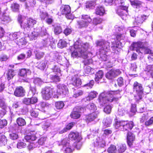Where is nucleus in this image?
I'll return each instance as SVG.
<instances>
[{"label": "nucleus", "instance_id": "nucleus-1", "mask_svg": "<svg viewBox=\"0 0 153 153\" xmlns=\"http://www.w3.org/2000/svg\"><path fill=\"white\" fill-rule=\"evenodd\" d=\"M89 48L88 43H82L80 41H76L74 45L75 50L71 53L74 57H81L84 59L87 58V50Z\"/></svg>", "mask_w": 153, "mask_h": 153}, {"label": "nucleus", "instance_id": "nucleus-2", "mask_svg": "<svg viewBox=\"0 0 153 153\" xmlns=\"http://www.w3.org/2000/svg\"><path fill=\"white\" fill-rule=\"evenodd\" d=\"M119 91L104 92L102 93L99 97V101L100 104L103 105L107 102H112L114 99L120 97Z\"/></svg>", "mask_w": 153, "mask_h": 153}, {"label": "nucleus", "instance_id": "nucleus-3", "mask_svg": "<svg viewBox=\"0 0 153 153\" xmlns=\"http://www.w3.org/2000/svg\"><path fill=\"white\" fill-rule=\"evenodd\" d=\"M36 133L35 131H32L28 135L25 137V140L27 141L30 143L28 146V149L30 150L38 146L39 144L41 145H43L46 140V137H42L39 140L38 143L34 144L33 143L31 142V141H34L36 140Z\"/></svg>", "mask_w": 153, "mask_h": 153}, {"label": "nucleus", "instance_id": "nucleus-4", "mask_svg": "<svg viewBox=\"0 0 153 153\" xmlns=\"http://www.w3.org/2000/svg\"><path fill=\"white\" fill-rule=\"evenodd\" d=\"M114 125L116 129L125 131L128 129L131 130L134 126V123L132 121L128 122L124 121L117 120L115 121Z\"/></svg>", "mask_w": 153, "mask_h": 153}, {"label": "nucleus", "instance_id": "nucleus-5", "mask_svg": "<svg viewBox=\"0 0 153 153\" xmlns=\"http://www.w3.org/2000/svg\"><path fill=\"white\" fill-rule=\"evenodd\" d=\"M18 20L20 23L21 27L27 30H29L31 27H32L36 22V20L31 18L24 19L22 21L21 16H19Z\"/></svg>", "mask_w": 153, "mask_h": 153}, {"label": "nucleus", "instance_id": "nucleus-6", "mask_svg": "<svg viewBox=\"0 0 153 153\" xmlns=\"http://www.w3.org/2000/svg\"><path fill=\"white\" fill-rule=\"evenodd\" d=\"M114 3L116 5H118L119 7L118 9L116 11L117 13L123 19H126L128 13L127 10L128 7L124 6V1L123 2V4H121L120 1Z\"/></svg>", "mask_w": 153, "mask_h": 153}, {"label": "nucleus", "instance_id": "nucleus-7", "mask_svg": "<svg viewBox=\"0 0 153 153\" xmlns=\"http://www.w3.org/2000/svg\"><path fill=\"white\" fill-rule=\"evenodd\" d=\"M41 93L42 98L45 100H48L53 96L55 92L53 88L45 87L42 89Z\"/></svg>", "mask_w": 153, "mask_h": 153}, {"label": "nucleus", "instance_id": "nucleus-8", "mask_svg": "<svg viewBox=\"0 0 153 153\" xmlns=\"http://www.w3.org/2000/svg\"><path fill=\"white\" fill-rule=\"evenodd\" d=\"M81 18V20L77 22L79 27L80 28L86 27L92 21L90 15H82Z\"/></svg>", "mask_w": 153, "mask_h": 153}, {"label": "nucleus", "instance_id": "nucleus-9", "mask_svg": "<svg viewBox=\"0 0 153 153\" xmlns=\"http://www.w3.org/2000/svg\"><path fill=\"white\" fill-rule=\"evenodd\" d=\"M96 44L97 46L100 47L99 49L100 52H104L105 53V52L107 53L109 51L110 43L108 41L101 40L97 41Z\"/></svg>", "mask_w": 153, "mask_h": 153}, {"label": "nucleus", "instance_id": "nucleus-10", "mask_svg": "<svg viewBox=\"0 0 153 153\" xmlns=\"http://www.w3.org/2000/svg\"><path fill=\"white\" fill-rule=\"evenodd\" d=\"M147 44V42H133L131 45L130 49L132 51H136L140 55V51L143 47Z\"/></svg>", "mask_w": 153, "mask_h": 153}, {"label": "nucleus", "instance_id": "nucleus-11", "mask_svg": "<svg viewBox=\"0 0 153 153\" xmlns=\"http://www.w3.org/2000/svg\"><path fill=\"white\" fill-rule=\"evenodd\" d=\"M69 138L71 140H76V142L78 143L76 145V148L77 149H79L82 145L81 143L80 142L81 138L78 132H71L69 134Z\"/></svg>", "mask_w": 153, "mask_h": 153}, {"label": "nucleus", "instance_id": "nucleus-12", "mask_svg": "<svg viewBox=\"0 0 153 153\" xmlns=\"http://www.w3.org/2000/svg\"><path fill=\"white\" fill-rule=\"evenodd\" d=\"M61 13L65 15L66 17L69 19H73V16L71 13V7L69 5H65L61 7L60 8Z\"/></svg>", "mask_w": 153, "mask_h": 153}, {"label": "nucleus", "instance_id": "nucleus-13", "mask_svg": "<svg viewBox=\"0 0 153 153\" xmlns=\"http://www.w3.org/2000/svg\"><path fill=\"white\" fill-rule=\"evenodd\" d=\"M58 144L59 146H62L64 149L65 153H70L72 152L71 146L69 145V141L65 139L60 141H58Z\"/></svg>", "mask_w": 153, "mask_h": 153}, {"label": "nucleus", "instance_id": "nucleus-14", "mask_svg": "<svg viewBox=\"0 0 153 153\" xmlns=\"http://www.w3.org/2000/svg\"><path fill=\"white\" fill-rule=\"evenodd\" d=\"M121 72L119 69H111L107 73L105 76L109 79H112L120 75Z\"/></svg>", "mask_w": 153, "mask_h": 153}, {"label": "nucleus", "instance_id": "nucleus-15", "mask_svg": "<svg viewBox=\"0 0 153 153\" xmlns=\"http://www.w3.org/2000/svg\"><path fill=\"white\" fill-rule=\"evenodd\" d=\"M84 108L80 106H77L74 108L70 115L71 117L73 119H78L80 116V113L83 111Z\"/></svg>", "mask_w": 153, "mask_h": 153}, {"label": "nucleus", "instance_id": "nucleus-16", "mask_svg": "<svg viewBox=\"0 0 153 153\" xmlns=\"http://www.w3.org/2000/svg\"><path fill=\"white\" fill-rule=\"evenodd\" d=\"M57 92L63 97L67 95L68 93V88L67 86L59 84L57 85Z\"/></svg>", "mask_w": 153, "mask_h": 153}, {"label": "nucleus", "instance_id": "nucleus-17", "mask_svg": "<svg viewBox=\"0 0 153 153\" xmlns=\"http://www.w3.org/2000/svg\"><path fill=\"white\" fill-rule=\"evenodd\" d=\"M44 31H41L40 28L35 29L31 33L28 35L29 37L30 40L36 39L39 35L40 34L42 36H43Z\"/></svg>", "mask_w": 153, "mask_h": 153}, {"label": "nucleus", "instance_id": "nucleus-18", "mask_svg": "<svg viewBox=\"0 0 153 153\" xmlns=\"http://www.w3.org/2000/svg\"><path fill=\"white\" fill-rule=\"evenodd\" d=\"M134 91L137 94H143V88L142 85L137 82H135L133 85Z\"/></svg>", "mask_w": 153, "mask_h": 153}, {"label": "nucleus", "instance_id": "nucleus-19", "mask_svg": "<svg viewBox=\"0 0 153 153\" xmlns=\"http://www.w3.org/2000/svg\"><path fill=\"white\" fill-rule=\"evenodd\" d=\"M98 111L93 112L92 113L86 115L85 116V120L87 123H89L94 121L96 119L99 114Z\"/></svg>", "mask_w": 153, "mask_h": 153}, {"label": "nucleus", "instance_id": "nucleus-20", "mask_svg": "<svg viewBox=\"0 0 153 153\" xmlns=\"http://www.w3.org/2000/svg\"><path fill=\"white\" fill-rule=\"evenodd\" d=\"M71 83L74 86L78 87L81 85L82 82L81 79L77 76L75 75L71 79Z\"/></svg>", "mask_w": 153, "mask_h": 153}, {"label": "nucleus", "instance_id": "nucleus-21", "mask_svg": "<svg viewBox=\"0 0 153 153\" xmlns=\"http://www.w3.org/2000/svg\"><path fill=\"white\" fill-rule=\"evenodd\" d=\"M148 45V43L147 42V44L145 45L144 47H143L142 49H141L140 51V52L139 55L140 56V59H141L142 57L143 56V54H150L151 53V50L147 47Z\"/></svg>", "mask_w": 153, "mask_h": 153}, {"label": "nucleus", "instance_id": "nucleus-22", "mask_svg": "<svg viewBox=\"0 0 153 153\" xmlns=\"http://www.w3.org/2000/svg\"><path fill=\"white\" fill-rule=\"evenodd\" d=\"M135 136L134 134L130 132H128L127 136V142L128 145L131 147L133 145V141L134 139Z\"/></svg>", "mask_w": 153, "mask_h": 153}, {"label": "nucleus", "instance_id": "nucleus-23", "mask_svg": "<svg viewBox=\"0 0 153 153\" xmlns=\"http://www.w3.org/2000/svg\"><path fill=\"white\" fill-rule=\"evenodd\" d=\"M25 91L22 87H17L14 92V94L17 97L23 96L24 95Z\"/></svg>", "mask_w": 153, "mask_h": 153}, {"label": "nucleus", "instance_id": "nucleus-24", "mask_svg": "<svg viewBox=\"0 0 153 153\" xmlns=\"http://www.w3.org/2000/svg\"><path fill=\"white\" fill-rule=\"evenodd\" d=\"M148 16L143 15L142 16H139L136 18L135 21L137 23L138 25H139L143 23V21L147 18Z\"/></svg>", "mask_w": 153, "mask_h": 153}, {"label": "nucleus", "instance_id": "nucleus-25", "mask_svg": "<svg viewBox=\"0 0 153 153\" xmlns=\"http://www.w3.org/2000/svg\"><path fill=\"white\" fill-rule=\"evenodd\" d=\"M45 30L46 31V30ZM43 36H46L47 38L43 39L41 41V43L43 47H46L49 44L50 40L48 37V35L46 31L43 33Z\"/></svg>", "mask_w": 153, "mask_h": 153}, {"label": "nucleus", "instance_id": "nucleus-26", "mask_svg": "<svg viewBox=\"0 0 153 153\" xmlns=\"http://www.w3.org/2000/svg\"><path fill=\"white\" fill-rule=\"evenodd\" d=\"M117 150L119 153L124 152L126 149V146L125 144L118 143L117 145Z\"/></svg>", "mask_w": 153, "mask_h": 153}, {"label": "nucleus", "instance_id": "nucleus-27", "mask_svg": "<svg viewBox=\"0 0 153 153\" xmlns=\"http://www.w3.org/2000/svg\"><path fill=\"white\" fill-rule=\"evenodd\" d=\"M119 1H120L122 4H123V0H105L104 3L106 5H112L114 3H117Z\"/></svg>", "mask_w": 153, "mask_h": 153}, {"label": "nucleus", "instance_id": "nucleus-28", "mask_svg": "<svg viewBox=\"0 0 153 153\" xmlns=\"http://www.w3.org/2000/svg\"><path fill=\"white\" fill-rule=\"evenodd\" d=\"M96 13L97 15L103 16L105 13L104 8L102 6L97 7L96 10Z\"/></svg>", "mask_w": 153, "mask_h": 153}, {"label": "nucleus", "instance_id": "nucleus-29", "mask_svg": "<svg viewBox=\"0 0 153 153\" xmlns=\"http://www.w3.org/2000/svg\"><path fill=\"white\" fill-rule=\"evenodd\" d=\"M131 5L134 7L137 8H139L141 6V2L137 0H134L133 1H130Z\"/></svg>", "mask_w": 153, "mask_h": 153}, {"label": "nucleus", "instance_id": "nucleus-30", "mask_svg": "<svg viewBox=\"0 0 153 153\" xmlns=\"http://www.w3.org/2000/svg\"><path fill=\"white\" fill-rule=\"evenodd\" d=\"M31 72L30 70L26 69H21L19 72L20 76H25L27 75L30 74Z\"/></svg>", "mask_w": 153, "mask_h": 153}, {"label": "nucleus", "instance_id": "nucleus-31", "mask_svg": "<svg viewBox=\"0 0 153 153\" xmlns=\"http://www.w3.org/2000/svg\"><path fill=\"white\" fill-rule=\"evenodd\" d=\"M0 19L3 21H10V19L8 14L5 13H3L2 14H0Z\"/></svg>", "mask_w": 153, "mask_h": 153}, {"label": "nucleus", "instance_id": "nucleus-32", "mask_svg": "<svg viewBox=\"0 0 153 153\" xmlns=\"http://www.w3.org/2000/svg\"><path fill=\"white\" fill-rule=\"evenodd\" d=\"M103 76V72L102 71H99L97 72L95 75V79L96 82H98L101 79Z\"/></svg>", "mask_w": 153, "mask_h": 153}, {"label": "nucleus", "instance_id": "nucleus-33", "mask_svg": "<svg viewBox=\"0 0 153 153\" xmlns=\"http://www.w3.org/2000/svg\"><path fill=\"white\" fill-rule=\"evenodd\" d=\"M116 39L121 44L126 39V36L125 34H119L116 37Z\"/></svg>", "mask_w": 153, "mask_h": 153}, {"label": "nucleus", "instance_id": "nucleus-34", "mask_svg": "<svg viewBox=\"0 0 153 153\" xmlns=\"http://www.w3.org/2000/svg\"><path fill=\"white\" fill-rule=\"evenodd\" d=\"M145 71L147 72L148 75H150L153 78V65H149L147 66Z\"/></svg>", "mask_w": 153, "mask_h": 153}, {"label": "nucleus", "instance_id": "nucleus-35", "mask_svg": "<svg viewBox=\"0 0 153 153\" xmlns=\"http://www.w3.org/2000/svg\"><path fill=\"white\" fill-rule=\"evenodd\" d=\"M16 122L18 125L20 126H23L26 124L25 120L21 117L18 118L16 119Z\"/></svg>", "mask_w": 153, "mask_h": 153}, {"label": "nucleus", "instance_id": "nucleus-36", "mask_svg": "<svg viewBox=\"0 0 153 153\" xmlns=\"http://www.w3.org/2000/svg\"><path fill=\"white\" fill-rule=\"evenodd\" d=\"M39 16L42 20H45L49 16L48 13L44 10H40Z\"/></svg>", "mask_w": 153, "mask_h": 153}, {"label": "nucleus", "instance_id": "nucleus-37", "mask_svg": "<svg viewBox=\"0 0 153 153\" xmlns=\"http://www.w3.org/2000/svg\"><path fill=\"white\" fill-rule=\"evenodd\" d=\"M48 62V61L46 60L43 61L41 62L38 65V68L41 70H44Z\"/></svg>", "mask_w": 153, "mask_h": 153}, {"label": "nucleus", "instance_id": "nucleus-38", "mask_svg": "<svg viewBox=\"0 0 153 153\" xmlns=\"http://www.w3.org/2000/svg\"><path fill=\"white\" fill-rule=\"evenodd\" d=\"M96 2L94 1H89L86 3V7L87 8L93 9L96 5Z\"/></svg>", "mask_w": 153, "mask_h": 153}, {"label": "nucleus", "instance_id": "nucleus-39", "mask_svg": "<svg viewBox=\"0 0 153 153\" xmlns=\"http://www.w3.org/2000/svg\"><path fill=\"white\" fill-rule=\"evenodd\" d=\"M34 52L36 58L38 59H39L42 58L45 54L44 52L38 51H34Z\"/></svg>", "mask_w": 153, "mask_h": 153}, {"label": "nucleus", "instance_id": "nucleus-40", "mask_svg": "<svg viewBox=\"0 0 153 153\" xmlns=\"http://www.w3.org/2000/svg\"><path fill=\"white\" fill-rule=\"evenodd\" d=\"M19 33H14L9 35V38L11 40H14L17 39L19 36Z\"/></svg>", "mask_w": 153, "mask_h": 153}, {"label": "nucleus", "instance_id": "nucleus-41", "mask_svg": "<svg viewBox=\"0 0 153 153\" xmlns=\"http://www.w3.org/2000/svg\"><path fill=\"white\" fill-rule=\"evenodd\" d=\"M66 42L65 41L62 39L59 40V42L57 44V46L58 47L61 48H62L66 47Z\"/></svg>", "mask_w": 153, "mask_h": 153}, {"label": "nucleus", "instance_id": "nucleus-42", "mask_svg": "<svg viewBox=\"0 0 153 153\" xmlns=\"http://www.w3.org/2000/svg\"><path fill=\"white\" fill-rule=\"evenodd\" d=\"M100 56L101 59L104 61H105L108 59L109 56L107 55L108 52H100Z\"/></svg>", "mask_w": 153, "mask_h": 153}, {"label": "nucleus", "instance_id": "nucleus-43", "mask_svg": "<svg viewBox=\"0 0 153 153\" xmlns=\"http://www.w3.org/2000/svg\"><path fill=\"white\" fill-rule=\"evenodd\" d=\"M117 148L115 146L111 145L107 149V152L109 153H116Z\"/></svg>", "mask_w": 153, "mask_h": 153}, {"label": "nucleus", "instance_id": "nucleus-44", "mask_svg": "<svg viewBox=\"0 0 153 153\" xmlns=\"http://www.w3.org/2000/svg\"><path fill=\"white\" fill-rule=\"evenodd\" d=\"M7 140L4 135L0 134V143L1 145H5L6 143Z\"/></svg>", "mask_w": 153, "mask_h": 153}, {"label": "nucleus", "instance_id": "nucleus-45", "mask_svg": "<svg viewBox=\"0 0 153 153\" xmlns=\"http://www.w3.org/2000/svg\"><path fill=\"white\" fill-rule=\"evenodd\" d=\"M16 75V72L14 70H10L8 71L7 74V79L8 80L10 79Z\"/></svg>", "mask_w": 153, "mask_h": 153}, {"label": "nucleus", "instance_id": "nucleus-46", "mask_svg": "<svg viewBox=\"0 0 153 153\" xmlns=\"http://www.w3.org/2000/svg\"><path fill=\"white\" fill-rule=\"evenodd\" d=\"M94 84L93 80H91L89 83L84 85L83 87L86 89H90L92 88Z\"/></svg>", "mask_w": 153, "mask_h": 153}, {"label": "nucleus", "instance_id": "nucleus-47", "mask_svg": "<svg viewBox=\"0 0 153 153\" xmlns=\"http://www.w3.org/2000/svg\"><path fill=\"white\" fill-rule=\"evenodd\" d=\"M98 140H97L96 141V143H94L95 146H99L100 147H104L105 146V140H102L100 142H98Z\"/></svg>", "mask_w": 153, "mask_h": 153}, {"label": "nucleus", "instance_id": "nucleus-48", "mask_svg": "<svg viewBox=\"0 0 153 153\" xmlns=\"http://www.w3.org/2000/svg\"><path fill=\"white\" fill-rule=\"evenodd\" d=\"M19 5L16 3H13L11 4V7L12 10L15 12H17L19 10Z\"/></svg>", "mask_w": 153, "mask_h": 153}, {"label": "nucleus", "instance_id": "nucleus-49", "mask_svg": "<svg viewBox=\"0 0 153 153\" xmlns=\"http://www.w3.org/2000/svg\"><path fill=\"white\" fill-rule=\"evenodd\" d=\"M30 112L31 115L34 117H36L38 115V113L35 108H32L30 110Z\"/></svg>", "mask_w": 153, "mask_h": 153}, {"label": "nucleus", "instance_id": "nucleus-50", "mask_svg": "<svg viewBox=\"0 0 153 153\" xmlns=\"http://www.w3.org/2000/svg\"><path fill=\"white\" fill-rule=\"evenodd\" d=\"M112 120L109 118L104 119L103 121V124L107 127L109 126Z\"/></svg>", "mask_w": 153, "mask_h": 153}, {"label": "nucleus", "instance_id": "nucleus-51", "mask_svg": "<svg viewBox=\"0 0 153 153\" xmlns=\"http://www.w3.org/2000/svg\"><path fill=\"white\" fill-rule=\"evenodd\" d=\"M64 106V103L62 101L57 102L55 103L56 107L57 109H61L63 108Z\"/></svg>", "mask_w": 153, "mask_h": 153}, {"label": "nucleus", "instance_id": "nucleus-52", "mask_svg": "<svg viewBox=\"0 0 153 153\" xmlns=\"http://www.w3.org/2000/svg\"><path fill=\"white\" fill-rule=\"evenodd\" d=\"M43 81L41 79L39 78H36L34 79L33 83L37 85H40L43 83Z\"/></svg>", "mask_w": 153, "mask_h": 153}, {"label": "nucleus", "instance_id": "nucleus-53", "mask_svg": "<svg viewBox=\"0 0 153 153\" xmlns=\"http://www.w3.org/2000/svg\"><path fill=\"white\" fill-rule=\"evenodd\" d=\"M50 77L52 80L56 82H59L60 80V78L58 75H51Z\"/></svg>", "mask_w": 153, "mask_h": 153}, {"label": "nucleus", "instance_id": "nucleus-54", "mask_svg": "<svg viewBox=\"0 0 153 153\" xmlns=\"http://www.w3.org/2000/svg\"><path fill=\"white\" fill-rule=\"evenodd\" d=\"M87 108L90 110L94 111L97 109V107L95 106L94 103H91L88 105Z\"/></svg>", "mask_w": 153, "mask_h": 153}, {"label": "nucleus", "instance_id": "nucleus-55", "mask_svg": "<svg viewBox=\"0 0 153 153\" xmlns=\"http://www.w3.org/2000/svg\"><path fill=\"white\" fill-rule=\"evenodd\" d=\"M153 124V116L151 117L148 120L146 121L145 125L147 126H149Z\"/></svg>", "mask_w": 153, "mask_h": 153}, {"label": "nucleus", "instance_id": "nucleus-56", "mask_svg": "<svg viewBox=\"0 0 153 153\" xmlns=\"http://www.w3.org/2000/svg\"><path fill=\"white\" fill-rule=\"evenodd\" d=\"M10 137L11 139L15 140L18 138V135L17 132H13L10 134Z\"/></svg>", "mask_w": 153, "mask_h": 153}, {"label": "nucleus", "instance_id": "nucleus-57", "mask_svg": "<svg viewBox=\"0 0 153 153\" xmlns=\"http://www.w3.org/2000/svg\"><path fill=\"white\" fill-rule=\"evenodd\" d=\"M137 68V66L135 63H133L131 64V66L130 69V70L131 72H136Z\"/></svg>", "mask_w": 153, "mask_h": 153}, {"label": "nucleus", "instance_id": "nucleus-58", "mask_svg": "<svg viewBox=\"0 0 153 153\" xmlns=\"http://www.w3.org/2000/svg\"><path fill=\"white\" fill-rule=\"evenodd\" d=\"M125 111L123 108H118V111L117 112V114L120 116H123L124 115Z\"/></svg>", "mask_w": 153, "mask_h": 153}, {"label": "nucleus", "instance_id": "nucleus-59", "mask_svg": "<svg viewBox=\"0 0 153 153\" xmlns=\"http://www.w3.org/2000/svg\"><path fill=\"white\" fill-rule=\"evenodd\" d=\"M148 118V114L146 113H143L141 115V117L140 118V121L141 123L143 122Z\"/></svg>", "mask_w": 153, "mask_h": 153}, {"label": "nucleus", "instance_id": "nucleus-60", "mask_svg": "<svg viewBox=\"0 0 153 153\" xmlns=\"http://www.w3.org/2000/svg\"><path fill=\"white\" fill-rule=\"evenodd\" d=\"M111 106L107 105L104 108V111L107 114H109L111 111Z\"/></svg>", "mask_w": 153, "mask_h": 153}, {"label": "nucleus", "instance_id": "nucleus-61", "mask_svg": "<svg viewBox=\"0 0 153 153\" xmlns=\"http://www.w3.org/2000/svg\"><path fill=\"white\" fill-rule=\"evenodd\" d=\"M54 31L55 34L58 35L62 32V30L60 27L57 26L55 27Z\"/></svg>", "mask_w": 153, "mask_h": 153}, {"label": "nucleus", "instance_id": "nucleus-62", "mask_svg": "<svg viewBox=\"0 0 153 153\" xmlns=\"http://www.w3.org/2000/svg\"><path fill=\"white\" fill-rule=\"evenodd\" d=\"M102 21V20L100 18H95L93 19V23L94 24L97 25L101 23Z\"/></svg>", "mask_w": 153, "mask_h": 153}, {"label": "nucleus", "instance_id": "nucleus-63", "mask_svg": "<svg viewBox=\"0 0 153 153\" xmlns=\"http://www.w3.org/2000/svg\"><path fill=\"white\" fill-rule=\"evenodd\" d=\"M0 107L2 109H7V108L4 102L1 99H0Z\"/></svg>", "mask_w": 153, "mask_h": 153}, {"label": "nucleus", "instance_id": "nucleus-64", "mask_svg": "<svg viewBox=\"0 0 153 153\" xmlns=\"http://www.w3.org/2000/svg\"><path fill=\"white\" fill-rule=\"evenodd\" d=\"M118 85L120 86H121L124 84V81L122 77H119L117 79Z\"/></svg>", "mask_w": 153, "mask_h": 153}]
</instances>
